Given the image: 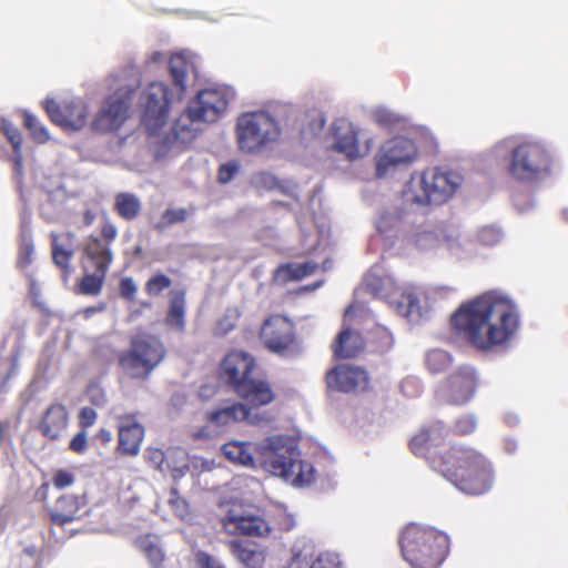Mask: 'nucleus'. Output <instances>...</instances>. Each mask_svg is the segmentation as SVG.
<instances>
[{
    "instance_id": "f257e3e1",
    "label": "nucleus",
    "mask_w": 568,
    "mask_h": 568,
    "mask_svg": "<svg viewBox=\"0 0 568 568\" xmlns=\"http://www.w3.org/2000/svg\"><path fill=\"white\" fill-rule=\"evenodd\" d=\"M455 333L479 351L506 346L517 334L520 314L508 297L486 292L463 303L450 316Z\"/></svg>"
},
{
    "instance_id": "f03ea898",
    "label": "nucleus",
    "mask_w": 568,
    "mask_h": 568,
    "mask_svg": "<svg viewBox=\"0 0 568 568\" xmlns=\"http://www.w3.org/2000/svg\"><path fill=\"white\" fill-rule=\"evenodd\" d=\"M439 473L459 490L470 495L487 493L494 483L491 463L479 450L465 445L450 447V457L442 460Z\"/></svg>"
},
{
    "instance_id": "7ed1b4c3",
    "label": "nucleus",
    "mask_w": 568,
    "mask_h": 568,
    "mask_svg": "<svg viewBox=\"0 0 568 568\" xmlns=\"http://www.w3.org/2000/svg\"><path fill=\"white\" fill-rule=\"evenodd\" d=\"M398 545L412 568H440L449 554L450 539L444 531L412 523L402 529Z\"/></svg>"
},
{
    "instance_id": "20e7f679",
    "label": "nucleus",
    "mask_w": 568,
    "mask_h": 568,
    "mask_svg": "<svg viewBox=\"0 0 568 568\" xmlns=\"http://www.w3.org/2000/svg\"><path fill=\"white\" fill-rule=\"evenodd\" d=\"M460 174L440 168H427L412 175L404 194L418 205H442L448 202L462 185Z\"/></svg>"
},
{
    "instance_id": "39448f33",
    "label": "nucleus",
    "mask_w": 568,
    "mask_h": 568,
    "mask_svg": "<svg viewBox=\"0 0 568 568\" xmlns=\"http://www.w3.org/2000/svg\"><path fill=\"white\" fill-rule=\"evenodd\" d=\"M165 355V346L158 336L136 334L131 337L129 348L118 354V364L130 378L146 381Z\"/></svg>"
},
{
    "instance_id": "423d86ee",
    "label": "nucleus",
    "mask_w": 568,
    "mask_h": 568,
    "mask_svg": "<svg viewBox=\"0 0 568 568\" xmlns=\"http://www.w3.org/2000/svg\"><path fill=\"white\" fill-rule=\"evenodd\" d=\"M554 156L540 142L525 141L511 149L507 165L511 179L520 183H534L552 173Z\"/></svg>"
},
{
    "instance_id": "0eeeda50",
    "label": "nucleus",
    "mask_w": 568,
    "mask_h": 568,
    "mask_svg": "<svg viewBox=\"0 0 568 568\" xmlns=\"http://www.w3.org/2000/svg\"><path fill=\"white\" fill-rule=\"evenodd\" d=\"M263 466L274 476L294 486H305L314 480L315 470L310 462L301 459L295 446H270L263 453Z\"/></svg>"
},
{
    "instance_id": "6e6552de",
    "label": "nucleus",
    "mask_w": 568,
    "mask_h": 568,
    "mask_svg": "<svg viewBox=\"0 0 568 568\" xmlns=\"http://www.w3.org/2000/svg\"><path fill=\"white\" fill-rule=\"evenodd\" d=\"M235 132L239 149L248 153L261 151L281 136L278 123L264 111L241 114Z\"/></svg>"
},
{
    "instance_id": "1a4fd4ad",
    "label": "nucleus",
    "mask_w": 568,
    "mask_h": 568,
    "mask_svg": "<svg viewBox=\"0 0 568 568\" xmlns=\"http://www.w3.org/2000/svg\"><path fill=\"white\" fill-rule=\"evenodd\" d=\"M175 100L180 99L169 84L162 81H153L142 91L140 97L141 121L151 134H155L166 124Z\"/></svg>"
},
{
    "instance_id": "9d476101",
    "label": "nucleus",
    "mask_w": 568,
    "mask_h": 568,
    "mask_svg": "<svg viewBox=\"0 0 568 568\" xmlns=\"http://www.w3.org/2000/svg\"><path fill=\"white\" fill-rule=\"evenodd\" d=\"M119 234L116 225L104 216L99 234L89 235L82 246L81 266L90 270L109 271L113 262L112 244Z\"/></svg>"
},
{
    "instance_id": "9b49d317",
    "label": "nucleus",
    "mask_w": 568,
    "mask_h": 568,
    "mask_svg": "<svg viewBox=\"0 0 568 568\" xmlns=\"http://www.w3.org/2000/svg\"><path fill=\"white\" fill-rule=\"evenodd\" d=\"M449 433V428L440 420H434L423 426L409 440L410 452L417 456L425 458L432 467L440 471V463L446 462L450 457V448L440 454V447L445 443Z\"/></svg>"
},
{
    "instance_id": "f8f14e48",
    "label": "nucleus",
    "mask_w": 568,
    "mask_h": 568,
    "mask_svg": "<svg viewBox=\"0 0 568 568\" xmlns=\"http://www.w3.org/2000/svg\"><path fill=\"white\" fill-rule=\"evenodd\" d=\"M134 91L128 87L120 88L103 102L101 110L92 121V129L98 132H112L122 126L129 116Z\"/></svg>"
},
{
    "instance_id": "ddd939ff",
    "label": "nucleus",
    "mask_w": 568,
    "mask_h": 568,
    "mask_svg": "<svg viewBox=\"0 0 568 568\" xmlns=\"http://www.w3.org/2000/svg\"><path fill=\"white\" fill-rule=\"evenodd\" d=\"M256 369L257 362L251 353L242 349H231L217 366V378L234 390L250 379Z\"/></svg>"
},
{
    "instance_id": "4468645a",
    "label": "nucleus",
    "mask_w": 568,
    "mask_h": 568,
    "mask_svg": "<svg viewBox=\"0 0 568 568\" xmlns=\"http://www.w3.org/2000/svg\"><path fill=\"white\" fill-rule=\"evenodd\" d=\"M260 337L268 351L284 355L292 352L296 343L294 323L286 316L271 315L264 321Z\"/></svg>"
},
{
    "instance_id": "2eb2a0df",
    "label": "nucleus",
    "mask_w": 568,
    "mask_h": 568,
    "mask_svg": "<svg viewBox=\"0 0 568 568\" xmlns=\"http://www.w3.org/2000/svg\"><path fill=\"white\" fill-rule=\"evenodd\" d=\"M417 154L414 141L408 138L396 136L386 141L375 155L376 176H384L392 166L410 163Z\"/></svg>"
},
{
    "instance_id": "dca6fc26",
    "label": "nucleus",
    "mask_w": 568,
    "mask_h": 568,
    "mask_svg": "<svg viewBox=\"0 0 568 568\" xmlns=\"http://www.w3.org/2000/svg\"><path fill=\"white\" fill-rule=\"evenodd\" d=\"M325 383L329 389L339 393H359L371 388V378L364 367L356 365H337L325 374Z\"/></svg>"
},
{
    "instance_id": "f3484780",
    "label": "nucleus",
    "mask_w": 568,
    "mask_h": 568,
    "mask_svg": "<svg viewBox=\"0 0 568 568\" xmlns=\"http://www.w3.org/2000/svg\"><path fill=\"white\" fill-rule=\"evenodd\" d=\"M334 150L344 154L348 160L365 156L372 149L373 141L367 140L365 146L358 144V130L346 119H337L332 124Z\"/></svg>"
},
{
    "instance_id": "a211bd4d",
    "label": "nucleus",
    "mask_w": 568,
    "mask_h": 568,
    "mask_svg": "<svg viewBox=\"0 0 568 568\" xmlns=\"http://www.w3.org/2000/svg\"><path fill=\"white\" fill-rule=\"evenodd\" d=\"M44 110L52 123L71 130H80L87 123L88 108L81 100L59 104L53 99L45 100Z\"/></svg>"
},
{
    "instance_id": "6ab92c4d",
    "label": "nucleus",
    "mask_w": 568,
    "mask_h": 568,
    "mask_svg": "<svg viewBox=\"0 0 568 568\" xmlns=\"http://www.w3.org/2000/svg\"><path fill=\"white\" fill-rule=\"evenodd\" d=\"M227 99L217 89H203L189 103L191 112L204 122H214L226 110Z\"/></svg>"
},
{
    "instance_id": "aec40b11",
    "label": "nucleus",
    "mask_w": 568,
    "mask_h": 568,
    "mask_svg": "<svg viewBox=\"0 0 568 568\" xmlns=\"http://www.w3.org/2000/svg\"><path fill=\"white\" fill-rule=\"evenodd\" d=\"M477 388L476 372L470 366H462L447 379V396L452 404L463 405L470 400Z\"/></svg>"
},
{
    "instance_id": "412c9836",
    "label": "nucleus",
    "mask_w": 568,
    "mask_h": 568,
    "mask_svg": "<svg viewBox=\"0 0 568 568\" xmlns=\"http://www.w3.org/2000/svg\"><path fill=\"white\" fill-rule=\"evenodd\" d=\"M145 459L159 471L170 473L174 479L180 478L189 470L187 460L182 450L164 453L160 448L150 447L145 452Z\"/></svg>"
},
{
    "instance_id": "4be33fe9",
    "label": "nucleus",
    "mask_w": 568,
    "mask_h": 568,
    "mask_svg": "<svg viewBox=\"0 0 568 568\" xmlns=\"http://www.w3.org/2000/svg\"><path fill=\"white\" fill-rule=\"evenodd\" d=\"M221 525L229 535L265 537L271 531L268 523L260 516H239L229 513L221 518Z\"/></svg>"
},
{
    "instance_id": "5701e85b",
    "label": "nucleus",
    "mask_w": 568,
    "mask_h": 568,
    "mask_svg": "<svg viewBox=\"0 0 568 568\" xmlns=\"http://www.w3.org/2000/svg\"><path fill=\"white\" fill-rule=\"evenodd\" d=\"M233 392L245 402L250 409L270 405L276 398L272 385L266 379L255 378L254 376Z\"/></svg>"
},
{
    "instance_id": "b1692460",
    "label": "nucleus",
    "mask_w": 568,
    "mask_h": 568,
    "mask_svg": "<svg viewBox=\"0 0 568 568\" xmlns=\"http://www.w3.org/2000/svg\"><path fill=\"white\" fill-rule=\"evenodd\" d=\"M85 506L87 498L83 495H61L49 510L50 520L52 524L63 526L80 519Z\"/></svg>"
},
{
    "instance_id": "393cba45",
    "label": "nucleus",
    "mask_w": 568,
    "mask_h": 568,
    "mask_svg": "<svg viewBox=\"0 0 568 568\" xmlns=\"http://www.w3.org/2000/svg\"><path fill=\"white\" fill-rule=\"evenodd\" d=\"M69 415L62 404L50 405L41 416L38 429L42 436L50 440L61 439L68 428Z\"/></svg>"
},
{
    "instance_id": "a878e982",
    "label": "nucleus",
    "mask_w": 568,
    "mask_h": 568,
    "mask_svg": "<svg viewBox=\"0 0 568 568\" xmlns=\"http://www.w3.org/2000/svg\"><path fill=\"white\" fill-rule=\"evenodd\" d=\"M144 438V428L132 415L120 417L118 450L125 456H136Z\"/></svg>"
},
{
    "instance_id": "bb28decb",
    "label": "nucleus",
    "mask_w": 568,
    "mask_h": 568,
    "mask_svg": "<svg viewBox=\"0 0 568 568\" xmlns=\"http://www.w3.org/2000/svg\"><path fill=\"white\" fill-rule=\"evenodd\" d=\"M366 342L363 336L351 328L342 329L332 344V351L336 358L348 359L359 356L365 349Z\"/></svg>"
},
{
    "instance_id": "cd10ccee",
    "label": "nucleus",
    "mask_w": 568,
    "mask_h": 568,
    "mask_svg": "<svg viewBox=\"0 0 568 568\" xmlns=\"http://www.w3.org/2000/svg\"><path fill=\"white\" fill-rule=\"evenodd\" d=\"M51 255L55 266L64 276L71 273V261L74 255L73 235L71 233L51 234Z\"/></svg>"
},
{
    "instance_id": "c85d7f7f",
    "label": "nucleus",
    "mask_w": 568,
    "mask_h": 568,
    "mask_svg": "<svg viewBox=\"0 0 568 568\" xmlns=\"http://www.w3.org/2000/svg\"><path fill=\"white\" fill-rule=\"evenodd\" d=\"M366 291L375 297L395 301L400 290L396 280L388 274H378L371 271L364 278Z\"/></svg>"
},
{
    "instance_id": "c756f323",
    "label": "nucleus",
    "mask_w": 568,
    "mask_h": 568,
    "mask_svg": "<svg viewBox=\"0 0 568 568\" xmlns=\"http://www.w3.org/2000/svg\"><path fill=\"white\" fill-rule=\"evenodd\" d=\"M205 418L212 425L224 427L248 420L251 410L244 403L235 402L230 406L207 412Z\"/></svg>"
},
{
    "instance_id": "7c9ffc66",
    "label": "nucleus",
    "mask_w": 568,
    "mask_h": 568,
    "mask_svg": "<svg viewBox=\"0 0 568 568\" xmlns=\"http://www.w3.org/2000/svg\"><path fill=\"white\" fill-rule=\"evenodd\" d=\"M185 296L186 293L184 290L171 292L169 297V308L164 317L165 325L179 333H183L185 331Z\"/></svg>"
},
{
    "instance_id": "2f4dec72",
    "label": "nucleus",
    "mask_w": 568,
    "mask_h": 568,
    "mask_svg": "<svg viewBox=\"0 0 568 568\" xmlns=\"http://www.w3.org/2000/svg\"><path fill=\"white\" fill-rule=\"evenodd\" d=\"M407 224L408 214L399 209L384 211L376 220V229L381 234L389 235L394 232L396 236L400 234L405 239L408 233Z\"/></svg>"
},
{
    "instance_id": "473e14b6",
    "label": "nucleus",
    "mask_w": 568,
    "mask_h": 568,
    "mask_svg": "<svg viewBox=\"0 0 568 568\" xmlns=\"http://www.w3.org/2000/svg\"><path fill=\"white\" fill-rule=\"evenodd\" d=\"M200 122L204 121L195 116L187 105V109L175 120L172 126L175 140L184 144L192 142L201 130L199 126Z\"/></svg>"
},
{
    "instance_id": "72a5a7b5",
    "label": "nucleus",
    "mask_w": 568,
    "mask_h": 568,
    "mask_svg": "<svg viewBox=\"0 0 568 568\" xmlns=\"http://www.w3.org/2000/svg\"><path fill=\"white\" fill-rule=\"evenodd\" d=\"M233 555L248 568H260L264 561V552L256 545L246 541H230Z\"/></svg>"
},
{
    "instance_id": "f704fd0d",
    "label": "nucleus",
    "mask_w": 568,
    "mask_h": 568,
    "mask_svg": "<svg viewBox=\"0 0 568 568\" xmlns=\"http://www.w3.org/2000/svg\"><path fill=\"white\" fill-rule=\"evenodd\" d=\"M113 210L121 219L133 221L140 215L142 204L134 193L120 192L114 196Z\"/></svg>"
},
{
    "instance_id": "c9c22d12",
    "label": "nucleus",
    "mask_w": 568,
    "mask_h": 568,
    "mask_svg": "<svg viewBox=\"0 0 568 568\" xmlns=\"http://www.w3.org/2000/svg\"><path fill=\"white\" fill-rule=\"evenodd\" d=\"M135 546L153 568L162 567L165 555L156 536L152 534L142 535L135 539Z\"/></svg>"
},
{
    "instance_id": "e433bc0d",
    "label": "nucleus",
    "mask_w": 568,
    "mask_h": 568,
    "mask_svg": "<svg viewBox=\"0 0 568 568\" xmlns=\"http://www.w3.org/2000/svg\"><path fill=\"white\" fill-rule=\"evenodd\" d=\"M252 446L248 442H227L222 446V454L232 463L252 466L254 463Z\"/></svg>"
},
{
    "instance_id": "4c0bfd02",
    "label": "nucleus",
    "mask_w": 568,
    "mask_h": 568,
    "mask_svg": "<svg viewBox=\"0 0 568 568\" xmlns=\"http://www.w3.org/2000/svg\"><path fill=\"white\" fill-rule=\"evenodd\" d=\"M170 74L173 80L172 91L179 99H182L186 89L189 62L180 54L173 55L169 62Z\"/></svg>"
},
{
    "instance_id": "58836bf2",
    "label": "nucleus",
    "mask_w": 568,
    "mask_h": 568,
    "mask_svg": "<svg viewBox=\"0 0 568 568\" xmlns=\"http://www.w3.org/2000/svg\"><path fill=\"white\" fill-rule=\"evenodd\" d=\"M365 342L372 352L379 354L388 352L394 345L393 335L382 325H375L369 329Z\"/></svg>"
},
{
    "instance_id": "ea45409f",
    "label": "nucleus",
    "mask_w": 568,
    "mask_h": 568,
    "mask_svg": "<svg viewBox=\"0 0 568 568\" xmlns=\"http://www.w3.org/2000/svg\"><path fill=\"white\" fill-rule=\"evenodd\" d=\"M106 273V271L100 270H90L84 272L77 285V292L83 295H99L102 291Z\"/></svg>"
},
{
    "instance_id": "a19ab883",
    "label": "nucleus",
    "mask_w": 568,
    "mask_h": 568,
    "mask_svg": "<svg viewBox=\"0 0 568 568\" xmlns=\"http://www.w3.org/2000/svg\"><path fill=\"white\" fill-rule=\"evenodd\" d=\"M317 270V264L314 262L304 263H286L278 267L277 272L284 274L286 281H301L306 276L314 274Z\"/></svg>"
},
{
    "instance_id": "79ce46f5",
    "label": "nucleus",
    "mask_w": 568,
    "mask_h": 568,
    "mask_svg": "<svg viewBox=\"0 0 568 568\" xmlns=\"http://www.w3.org/2000/svg\"><path fill=\"white\" fill-rule=\"evenodd\" d=\"M452 362L450 355L442 349H433L427 353L425 364L433 374L442 373L449 367Z\"/></svg>"
},
{
    "instance_id": "37998d69",
    "label": "nucleus",
    "mask_w": 568,
    "mask_h": 568,
    "mask_svg": "<svg viewBox=\"0 0 568 568\" xmlns=\"http://www.w3.org/2000/svg\"><path fill=\"white\" fill-rule=\"evenodd\" d=\"M23 125L36 142L45 143L49 141L48 130L39 122L37 116L27 111L23 112Z\"/></svg>"
},
{
    "instance_id": "c03bdc74",
    "label": "nucleus",
    "mask_w": 568,
    "mask_h": 568,
    "mask_svg": "<svg viewBox=\"0 0 568 568\" xmlns=\"http://www.w3.org/2000/svg\"><path fill=\"white\" fill-rule=\"evenodd\" d=\"M172 285L171 278L164 273L152 275L144 285V291L149 296H159L163 291Z\"/></svg>"
},
{
    "instance_id": "a18cd8bd",
    "label": "nucleus",
    "mask_w": 568,
    "mask_h": 568,
    "mask_svg": "<svg viewBox=\"0 0 568 568\" xmlns=\"http://www.w3.org/2000/svg\"><path fill=\"white\" fill-rule=\"evenodd\" d=\"M406 240L418 247L426 248L437 241V235L428 230H420L416 232L408 231Z\"/></svg>"
},
{
    "instance_id": "49530a36",
    "label": "nucleus",
    "mask_w": 568,
    "mask_h": 568,
    "mask_svg": "<svg viewBox=\"0 0 568 568\" xmlns=\"http://www.w3.org/2000/svg\"><path fill=\"white\" fill-rule=\"evenodd\" d=\"M168 503L176 516L185 518L190 514L187 501L179 495V491L175 487L170 489Z\"/></svg>"
},
{
    "instance_id": "de8ad7c7",
    "label": "nucleus",
    "mask_w": 568,
    "mask_h": 568,
    "mask_svg": "<svg viewBox=\"0 0 568 568\" xmlns=\"http://www.w3.org/2000/svg\"><path fill=\"white\" fill-rule=\"evenodd\" d=\"M310 568H342L338 555L324 551L317 555Z\"/></svg>"
},
{
    "instance_id": "09e8293b",
    "label": "nucleus",
    "mask_w": 568,
    "mask_h": 568,
    "mask_svg": "<svg viewBox=\"0 0 568 568\" xmlns=\"http://www.w3.org/2000/svg\"><path fill=\"white\" fill-rule=\"evenodd\" d=\"M477 423L474 416L465 415L458 418L453 426V432L458 436H467L476 429Z\"/></svg>"
},
{
    "instance_id": "8fccbe9b",
    "label": "nucleus",
    "mask_w": 568,
    "mask_h": 568,
    "mask_svg": "<svg viewBox=\"0 0 568 568\" xmlns=\"http://www.w3.org/2000/svg\"><path fill=\"white\" fill-rule=\"evenodd\" d=\"M74 474L68 469H58L53 473L51 481L57 489H63L73 485Z\"/></svg>"
},
{
    "instance_id": "3c124183",
    "label": "nucleus",
    "mask_w": 568,
    "mask_h": 568,
    "mask_svg": "<svg viewBox=\"0 0 568 568\" xmlns=\"http://www.w3.org/2000/svg\"><path fill=\"white\" fill-rule=\"evenodd\" d=\"M399 304H406L409 310L417 307L419 304V297L417 292L413 287H402L395 298Z\"/></svg>"
},
{
    "instance_id": "603ef678",
    "label": "nucleus",
    "mask_w": 568,
    "mask_h": 568,
    "mask_svg": "<svg viewBox=\"0 0 568 568\" xmlns=\"http://www.w3.org/2000/svg\"><path fill=\"white\" fill-rule=\"evenodd\" d=\"M195 565L197 568H226L216 557L203 550L195 552Z\"/></svg>"
},
{
    "instance_id": "864d4df0",
    "label": "nucleus",
    "mask_w": 568,
    "mask_h": 568,
    "mask_svg": "<svg viewBox=\"0 0 568 568\" xmlns=\"http://www.w3.org/2000/svg\"><path fill=\"white\" fill-rule=\"evenodd\" d=\"M239 163L236 161H229L219 166L217 180L222 184L229 183L239 171Z\"/></svg>"
},
{
    "instance_id": "5fc2aeb1",
    "label": "nucleus",
    "mask_w": 568,
    "mask_h": 568,
    "mask_svg": "<svg viewBox=\"0 0 568 568\" xmlns=\"http://www.w3.org/2000/svg\"><path fill=\"white\" fill-rule=\"evenodd\" d=\"M189 216V212L181 209H168L162 214V222L164 225H173L176 223L184 222Z\"/></svg>"
},
{
    "instance_id": "6e6d98bb",
    "label": "nucleus",
    "mask_w": 568,
    "mask_h": 568,
    "mask_svg": "<svg viewBox=\"0 0 568 568\" xmlns=\"http://www.w3.org/2000/svg\"><path fill=\"white\" fill-rule=\"evenodd\" d=\"M119 291L121 297L129 302H133L135 300L138 287L132 277H123L119 283Z\"/></svg>"
},
{
    "instance_id": "4d7b16f0",
    "label": "nucleus",
    "mask_w": 568,
    "mask_h": 568,
    "mask_svg": "<svg viewBox=\"0 0 568 568\" xmlns=\"http://www.w3.org/2000/svg\"><path fill=\"white\" fill-rule=\"evenodd\" d=\"M88 448V432L81 429L69 443V449L75 454H83Z\"/></svg>"
},
{
    "instance_id": "13d9d810",
    "label": "nucleus",
    "mask_w": 568,
    "mask_h": 568,
    "mask_svg": "<svg viewBox=\"0 0 568 568\" xmlns=\"http://www.w3.org/2000/svg\"><path fill=\"white\" fill-rule=\"evenodd\" d=\"M98 414L92 407H82L79 412V425L81 429L87 430L97 420Z\"/></svg>"
},
{
    "instance_id": "bf43d9fd",
    "label": "nucleus",
    "mask_w": 568,
    "mask_h": 568,
    "mask_svg": "<svg viewBox=\"0 0 568 568\" xmlns=\"http://www.w3.org/2000/svg\"><path fill=\"white\" fill-rule=\"evenodd\" d=\"M235 328V323L229 317L224 316L217 321L213 328V335L215 337H224Z\"/></svg>"
},
{
    "instance_id": "052dcab7",
    "label": "nucleus",
    "mask_w": 568,
    "mask_h": 568,
    "mask_svg": "<svg viewBox=\"0 0 568 568\" xmlns=\"http://www.w3.org/2000/svg\"><path fill=\"white\" fill-rule=\"evenodd\" d=\"M4 134L12 144L13 151H20L22 145V136L20 131L13 125H4Z\"/></svg>"
},
{
    "instance_id": "680f3d73",
    "label": "nucleus",
    "mask_w": 568,
    "mask_h": 568,
    "mask_svg": "<svg viewBox=\"0 0 568 568\" xmlns=\"http://www.w3.org/2000/svg\"><path fill=\"white\" fill-rule=\"evenodd\" d=\"M13 161V175L19 185L22 184V178H23V163H22V155L21 150L14 151V155L12 158Z\"/></svg>"
},
{
    "instance_id": "e2e57ef3",
    "label": "nucleus",
    "mask_w": 568,
    "mask_h": 568,
    "mask_svg": "<svg viewBox=\"0 0 568 568\" xmlns=\"http://www.w3.org/2000/svg\"><path fill=\"white\" fill-rule=\"evenodd\" d=\"M375 121L381 126L388 128V126H392L395 124L396 119L393 114L383 111V112H377L375 114Z\"/></svg>"
},
{
    "instance_id": "0e129e2a",
    "label": "nucleus",
    "mask_w": 568,
    "mask_h": 568,
    "mask_svg": "<svg viewBox=\"0 0 568 568\" xmlns=\"http://www.w3.org/2000/svg\"><path fill=\"white\" fill-rule=\"evenodd\" d=\"M33 252L32 244H24L20 250V258L24 264H29L31 262V255Z\"/></svg>"
},
{
    "instance_id": "69168bd1",
    "label": "nucleus",
    "mask_w": 568,
    "mask_h": 568,
    "mask_svg": "<svg viewBox=\"0 0 568 568\" xmlns=\"http://www.w3.org/2000/svg\"><path fill=\"white\" fill-rule=\"evenodd\" d=\"M95 213L92 210H85L82 214V222L84 226H91L95 221Z\"/></svg>"
},
{
    "instance_id": "338daca9",
    "label": "nucleus",
    "mask_w": 568,
    "mask_h": 568,
    "mask_svg": "<svg viewBox=\"0 0 568 568\" xmlns=\"http://www.w3.org/2000/svg\"><path fill=\"white\" fill-rule=\"evenodd\" d=\"M103 310H104V305L100 304V305H97V306H89V307L84 308L81 313L83 314V317L88 320L93 314L102 312Z\"/></svg>"
},
{
    "instance_id": "774afa93",
    "label": "nucleus",
    "mask_w": 568,
    "mask_h": 568,
    "mask_svg": "<svg viewBox=\"0 0 568 568\" xmlns=\"http://www.w3.org/2000/svg\"><path fill=\"white\" fill-rule=\"evenodd\" d=\"M302 551L293 552V557L290 562V568H301L300 564L302 561Z\"/></svg>"
}]
</instances>
